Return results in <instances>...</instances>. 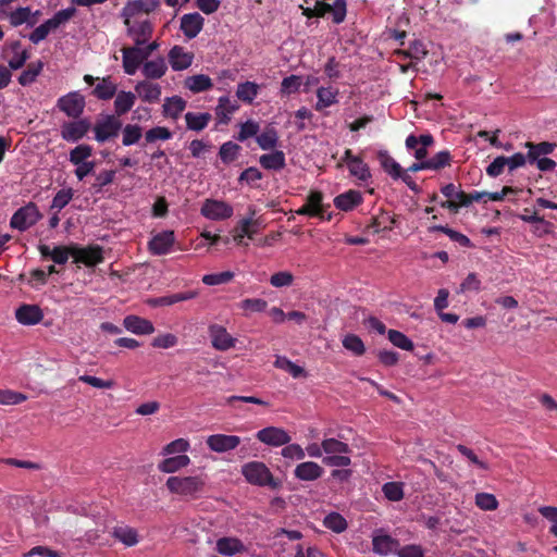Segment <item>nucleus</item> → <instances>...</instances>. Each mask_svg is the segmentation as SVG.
<instances>
[{
	"mask_svg": "<svg viewBox=\"0 0 557 557\" xmlns=\"http://www.w3.org/2000/svg\"><path fill=\"white\" fill-rule=\"evenodd\" d=\"M166 488L184 499L194 500L203 496L206 480L201 475L170 476L165 482Z\"/></svg>",
	"mask_w": 557,
	"mask_h": 557,
	"instance_id": "1",
	"label": "nucleus"
},
{
	"mask_svg": "<svg viewBox=\"0 0 557 557\" xmlns=\"http://www.w3.org/2000/svg\"><path fill=\"white\" fill-rule=\"evenodd\" d=\"M242 473L250 484L269 486L272 490L281 487V481L274 479L270 469L261 461H250L243 466Z\"/></svg>",
	"mask_w": 557,
	"mask_h": 557,
	"instance_id": "2",
	"label": "nucleus"
},
{
	"mask_svg": "<svg viewBox=\"0 0 557 557\" xmlns=\"http://www.w3.org/2000/svg\"><path fill=\"white\" fill-rule=\"evenodd\" d=\"M330 207V205L323 203V194L320 190H311L306 197L305 205L297 209L296 213L331 221L332 214H325Z\"/></svg>",
	"mask_w": 557,
	"mask_h": 557,
	"instance_id": "3",
	"label": "nucleus"
},
{
	"mask_svg": "<svg viewBox=\"0 0 557 557\" xmlns=\"http://www.w3.org/2000/svg\"><path fill=\"white\" fill-rule=\"evenodd\" d=\"M41 218L42 214L39 212L37 205L28 202L14 212L10 221V226L24 232L35 225Z\"/></svg>",
	"mask_w": 557,
	"mask_h": 557,
	"instance_id": "4",
	"label": "nucleus"
},
{
	"mask_svg": "<svg viewBox=\"0 0 557 557\" xmlns=\"http://www.w3.org/2000/svg\"><path fill=\"white\" fill-rule=\"evenodd\" d=\"M122 126V121L117 116L107 114L103 119L98 120L92 127L95 140L103 144L117 137Z\"/></svg>",
	"mask_w": 557,
	"mask_h": 557,
	"instance_id": "5",
	"label": "nucleus"
},
{
	"mask_svg": "<svg viewBox=\"0 0 557 557\" xmlns=\"http://www.w3.org/2000/svg\"><path fill=\"white\" fill-rule=\"evenodd\" d=\"M124 24L127 26V34L134 40L135 46L146 45L152 36L153 26L147 18L131 21V17H125Z\"/></svg>",
	"mask_w": 557,
	"mask_h": 557,
	"instance_id": "6",
	"label": "nucleus"
},
{
	"mask_svg": "<svg viewBox=\"0 0 557 557\" xmlns=\"http://www.w3.org/2000/svg\"><path fill=\"white\" fill-rule=\"evenodd\" d=\"M72 257L76 263L95 267L103 261V249L98 245H89L87 247L73 245Z\"/></svg>",
	"mask_w": 557,
	"mask_h": 557,
	"instance_id": "7",
	"label": "nucleus"
},
{
	"mask_svg": "<svg viewBox=\"0 0 557 557\" xmlns=\"http://www.w3.org/2000/svg\"><path fill=\"white\" fill-rule=\"evenodd\" d=\"M57 107L69 117L78 119L84 112L85 99L77 91H72L59 98Z\"/></svg>",
	"mask_w": 557,
	"mask_h": 557,
	"instance_id": "8",
	"label": "nucleus"
},
{
	"mask_svg": "<svg viewBox=\"0 0 557 557\" xmlns=\"http://www.w3.org/2000/svg\"><path fill=\"white\" fill-rule=\"evenodd\" d=\"M91 127L87 119L64 122L61 125V137L69 143H77L83 139Z\"/></svg>",
	"mask_w": 557,
	"mask_h": 557,
	"instance_id": "9",
	"label": "nucleus"
},
{
	"mask_svg": "<svg viewBox=\"0 0 557 557\" xmlns=\"http://www.w3.org/2000/svg\"><path fill=\"white\" fill-rule=\"evenodd\" d=\"M256 437L261 443L273 447L286 445L292 441L290 435L284 429L277 426L261 429L256 433Z\"/></svg>",
	"mask_w": 557,
	"mask_h": 557,
	"instance_id": "10",
	"label": "nucleus"
},
{
	"mask_svg": "<svg viewBox=\"0 0 557 557\" xmlns=\"http://www.w3.org/2000/svg\"><path fill=\"white\" fill-rule=\"evenodd\" d=\"M208 333L214 349L226 351L235 347L236 338H234L223 325L211 324L208 327Z\"/></svg>",
	"mask_w": 557,
	"mask_h": 557,
	"instance_id": "11",
	"label": "nucleus"
},
{
	"mask_svg": "<svg viewBox=\"0 0 557 557\" xmlns=\"http://www.w3.org/2000/svg\"><path fill=\"white\" fill-rule=\"evenodd\" d=\"M201 214L210 220H225L233 215V207L224 201L207 199L201 207Z\"/></svg>",
	"mask_w": 557,
	"mask_h": 557,
	"instance_id": "12",
	"label": "nucleus"
},
{
	"mask_svg": "<svg viewBox=\"0 0 557 557\" xmlns=\"http://www.w3.org/2000/svg\"><path fill=\"white\" fill-rule=\"evenodd\" d=\"M249 211L250 216L240 220L234 230L233 239L237 245H247L244 243V237L247 236L249 239H252L255 234L258 232L257 227L259 226V222L258 220H253L256 210L249 208Z\"/></svg>",
	"mask_w": 557,
	"mask_h": 557,
	"instance_id": "13",
	"label": "nucleus"
},
{
	"mask_svg": "<svg viewBox=\"0 0 557 557\" xmlns=\"http://www.w3.org/2000/svg\"><path fill=\"white\" fill-rule=\"evenodd\" d=\"M175 243L173 231H163L156 234L148 243L149 251L154 256H163L170 252Z\"/></svg>",
	"mask_w": 557,
	"mask_h": 557,
	"instance_id": "14",
	"label": "nucleus"
},
{
	"mask_svg": "<svg viewBox=\"0 0 557 557\" xmlns=\"http://www.w3.org/2000/svg\"><path fill=\"white\" fill-rule=\"evenodd\" d=\"M314 12H317V17H323L326 13H332L333 22L341 24L346 17V0H335L333 5L323 1H317Z\"/></svg>",
	"mask_w": 557,
	"mask_h": 557,
	"instance_id": "15",
	"label": "nucleus"
},
{
	"mask_svg": "<svg viewBox=\"0 0 557 557\" xmlns=\"http://www.w3.org/2000/svg\"><path fill=\"white\" fill-rule=\"evenodd\" d=\"M208 447L215 453H225L235 449L240 444V437L236 435L213 434L206 441Z\"/></svg>",
	"mask_w": 557,
	"mask_h": 557,
	"instance_id": "16",
	"label": "nucleus"
},
{
	"mask_svg": "<svg viewBox=\"0 0 557 557\" xmlns=\"http://www.w3.org/2000/svg\"><path fill=\"white\" fill-rule=\"evenodd\" d=\"M122 53L124 72L128 75H134L145 61V55L141 54V47H125L122 49Z\"/></svg>",
	"mask_w": 557,
	"mask_h": 557,
	"instance_id": "17",
	"label": "nucleus"
},
{
	"mask_svg": "<svg viewBox=\"0 0 557 557\" xmlns=\"http://www.w3.org/2000/svg\"><path fill=\"white\" fill-rule=\"evenodd\" d=\"M15 319L23 325H35L44 319V312L37 305L23 304L15 310Z\"/></svg>",
	"mask_w": 557,
	"mask_h": 557,
	"instance_id": "18",
	"label": "nucleus"
},
{
	"mask_svg": "<svg viewBox=\"0 0 557 557\" xmlns=\"http://www.w3.org/2000/svg\"><path fill=\"white\" fill-rule=\"evenodd\" d=\"M205 18L197 12L187 13L181 17V30L189 38H195L203 28Z\"/></svg>",
	"mask_w": 557,
	"mask_h": 557,
	"instance_id": "19",
	"label": "nucleus"
},
{
	"mask_svg": "<svg viewBox=\"0 0 557 557\" xmlns=\"http://www.w3.org/2000/svg\"><path fill=\"white\" fill-rule=\"evenodd\" d=\"M124 327L136 335H148L154 332L151 321L139 315L129 314L123 320Z\"/></svg>",
	"mask_w": 557,
	"mask_h": 557,
	"instance_id": "20",
	"label": "nucleus"
},
{
	"mask_svg": "<svg viewBox=\"0 0 557 557\" xmlns=\"http://www.w3.org/2000/svg\"><path fill=\"white\" fill-rule=\"evenodd\" d=\"M324 473V469L314 461H304L296 466L294 475L300 481H315Z\"/></svg>",
	"mask_w": 557,
	"mask_h": 557,
	"instance_id": "21",
	"label": "nucleus"
},
{
	"mask_svg": "<svg viewBox=\"0 0 557 557\" xmlns=\"http://www.w3.org/2000/svg\"><path fill=\"white\" fill-rule=\"evenodd\" d=\"M194 54L186 52L181 46H174L169 52V62L174 71H183L193 63Z\"/></svg>",
	"mask_w": 557,
	"mask_h": 557,
	"instance_id": "22",
	"label": "nucleus"
},
{
	"mask_svg": "<svg viewBox=\"0 0 557 557\" xmlns=\"http://www.w3.org/2000/svg\"><path fill=\"white\" fill-rule=\"evenodd\" d=\"M399 541L391 535H375L372 539V549L375 554L385 556L388 554H397Z\"/></svg>",
	"mask_w": 557,
	"mask_h": 557,
	"instance_id": "23",
	"label": "nucleus"
},
{
	"mask_svg": "<svg viewBox=\"0 0 557 557\" xmlns=\"http://www.w3.org/2000/svg\"><path fill=\"white\" fill-rule=\"evenodd\" d=\"M159 4V0H134L123 8L122 15L125 17H133L139 13L149 14L154 11Z\"/></svg>",
	"mask_w": 557,
	"mask_h": 557,
	"instance_id": "24",
	"label": "nucleus"
},
{
	"mask_svg": "<svg viewBox=\"0 0 557 557\" xmlns=\"http://www.w3.org/2000/svg\"><path fill=\"white\" fill-rule=\"evenodd\" d=\"M135 91L143 101L149 103L158 102L161 97V86L149 81L138 82L135 86Z\"/></svg>",
	"mask_w": 557,
	"mask_h": 557,
	"instance_id": "25",
	"label": "nucleus"
},
{
	"mask_svg": "<svg viewBox=\"0 0 557 557\" xmlns=\"http://www.w3.org/2000/svg\"><path fill=\"white\" fill-rule=\"evenodd\" d=\"M362 202L360 191L349 189L334 198V206L342 211H350Z\"/></svg>",
	"mask_w": 557,
	"mask_h": 557,
	"instance_id": "26",
	"label": "nucleus"
},
{
	"mask_svg": "<svg viewBox=\"0 0 557 557\" xmlns=\"http://www.w3.org/2000/svg\"><path fill=\"white\" fill-rule=\"evenodd\" d=\"M259 163L264 170L281 171L286 166L285 153L282 150H274L262 154L259 158Z\"/></svg>",
	"mask_w": 557,
	"mask_h": 557,
	"instance_id": "27",
	"label": "nucleus"
},
{
	"mask_svg": "<svg viewBox=\"0 0 557 557\" xmlns=\"http://www.w3.org/2000/svg\"><path fill=\"white\" fill-rule=\"evenodd\" d=\"M112 536L127 547L135 546L139 542L138 532L129 525H116L111 532Z\"/></svg>",
	"mask_w": 557,
	"mask_h": 557,
	"instance_id": "28",
	"label": "nucleus"
},
{
	"mask_svg": "<svg viewBox=\"0 0 557 557\" xmlns=\"http://www.w3.org/2000/svg\"><path fill=\"white\" fill-rule=\"evenodd\" d=\"M115 100H114V114L120 119V116L126 114L136 101V96L132 91H124L121 90L117 94H115Z\"/></svg>",
	"mask_w": 557,
	"mask_h": 557,
	"instance_id": "29",
	"label": "nucleus"
},
{
	"mask_svg": "<svg viewBox=\"0 0 557 557\" xmlns=\"http://www.w3.org/2000/svg\"><path fill=\"white\" fill-rule=\"evenodd\" d=\"M525 148L529 149L528 151V160L529 162H534L537 159H541V156H547L554 152L555 148L557 147V144L549 143V141H542L539 144H534L532 141H527L524 144Z\"/></svg>",
	"mask_w": 557,
	"mask_h": 557,
	"instance_id": "30",
	"label": "nucleus"
},
{
	"mask_svg": "<svg viewBox=\"0 0 557 557\" xmlns=\"http://www.w3.org/2000/svg\"><path fill=\"white\" fill-rule=\"evenodd\" d=\"M377 160L384 172H386L393 180H399L403 168L400 164L388 153L387 150H380L377 152Z\"/></svg>",
	"mask_w": 557,
	"mask_h": 557,
	"instance_id": "31",
	"label": "nucleus"
},
{
	"mask_svg": "<svg viewBox=\"0 0 557 557\" xmlns=\"http://www.w3.org/2000/svg\"><path fill=\"white\" fill-rule=\"evenodd\" d=\"M190 462V458L187 455H177L174 457H169L163 459L159 465L158 469L164 473H174L185 467H187Z\"/></svg>",
	"mask_w": 557,
	"mask_h": 557,
	"instance_id": "32",
	"label": "nucleus"
},
{
	"mask_svg": "<svg viewBox=\"0 0 557 557\" xmlns=\"http://www.w3.org/2000/svg\"><path fill=\"white\" fill-rule=\"evenodd\" d=\"M195 292H185V293H177L173 295L157 297L153 299L148 300V304L152 307H164V306H172L180 301H186L189 299H193L196 297Z\"/></svg>",
	"mask_w": 557,
	"mask_h": 557,
	"instance_id": "33",
	"label": "nucleus"
},
{
	"mask_svg": "<svg viewBox=\"0 0 557 557\" xmlns=\"http://www.w3.org/2000/svg\"><path fill=\"white\" fill-rule=\"evenodd\" d=\"M187 102L180 96H173L165 99L163 104V115L177 120L185 110Z\"/></svg>",
	"mask_w": 557,
	"mask_h": 557,
	"instance_id": "34",
	"label": "nucleus"
},
{
	"mask_svg": "<svg viewBox=\"0 0 557 557\" xmlns=\"http://www.w3.org/2000/svg\"><path fill=\"white\" fill-rule=\"evenodd\" d=\"M211 120L212 115L209 112H187L185 114L186 127L195 132H201L202 129H205Z\"/></svg>",
	"mask_w": 557,
	"mask_h": 557,
	"instance_id": "35",
	"label": "nucleus"
},
{
	"mask_svg": "<svg viewBox=\"0 0 557 557\" xmlns=\"http://www.w3.org/2000/svg\"><path fill=\"white\" fill-rule=\"evenodd\" d=\"M216 550L221 555L233 556L245 550V546L238 539L221 537L216 541Z\"/></svg>",
	"mask_w": 557,
	"mask_h": 557,
	"instance_id": "36",
	"label": "nucleus"
},
{
	"mask_svg": "<svg viewBox=\"0 0 557 557\" xmlns=\"http://www.w3.org/2000/svg\"><path fill=\"white\" fill-rule=\"evenodd\" d=\"M166 64L164 59L158 58L157 60L147 61L143 66V74L148 79L161 78L166 72Z\"/></svg>",
	"mask_w": 557,
	"mask_h": 557,
	"instance_id": "37",
	"label": "nucleus"
},
{
	"mask_svg": "<svg viewBox=\"0 0 557 557\" xmlns=\"http://www.w3.org/2000/svg\"><path fill=\"white\" fill-rule=\"evenodd\" d=\"M213 83L211 78L205 74L193 75L187 77L185 81V87L194 94L207 91L211 89Z\"/></svg>",
	"mask_w": 557,
	"mask_h": 557,
	"instance_id": "38",
	"label": "nucleus"
},
{
	"mask_svg": "<svg viewBox=\"0 0 557 557\" xmlns=\"http://www.w3.org/2000/svg\"><path fill=\"white\" fill-rule=\"evenodd\" d=\"M116 85L111 81L110 76L103 77L95 87L92 94L100 100H109L116 94Z\"/></svg>",
	"mask_w": 557,
	"mask_h": 557,
	"instance_id": "39",
	"label": "nucleus"
},
{
	"mask_svg": "<svg viewBox=\"0 0 557 557\" xmlns=\"http://www.w3.org/2000/svg\"><path fill=\"white\" fill-rule=\"evenodd\" d=\"M44 69V62L41 60H37L36 62H32L27 65V69L24 70L18 76V84L22 86H28L33 84L38 75L41 73Z\"/></svg>",
	"mask_w": 557,
	"mask_h": 557,
	"instance_id": "40",
	"label": "nucleus"
},
{
	"mask_svg": "<svg viewBox=\"0 0 557 557\" xmlns=\"http://www.w3.org/2000/svg\"><path fill=\"white\" fill-rule=\"evenodd\" d=\"M337 90H333L331 87H320L317 90L318 101L315 103V110L321 111L324 108L331 107L337 102Z\"/></svg>",
	"mask_w": 557,
	"mask_h": 557,
	"instance_id": "41",
	"label": "nucleus"
},
{
	"mask_svg": "<svg viewBox=\"0 0 557 557\" xmlns=\"http://www.w3.org/2000/svg\"><path fill=\"white\" fill-rule=\"evenodd\" d=\"M430 233L442 232L446 234L453 242L459 244L462 247H471V240L463 234L446 226V225H433L429 227Z\"/></svg>",
	"mask_w": 557,
	"mask_h": 557,
	"instance_id": "42",
	"label": "nucleus"
},
{
	"mask_svg": "<svg viewBox=\"0 0 557 557\" xmlns=\"http://www.w3.org/2000/svg\"><path fill=\"white\" fill-rule=\"evenodd\" d=\"M121 129L122 145L126 147L137 144L143 136V127L138 124H126Z\"/></svg>",
	"mask_w": 557,
	"mask_h": 557,
	"instance_id": "43",
	"label": "nucleus"
},
{
	"mask_svg": "<svg viewBox=\"0 0 557 557\" xmlns=\"http://www.w3.org/2000/svg\"><path fill=\"white\" fill-rule=\"evenodd\" d=\"M322 447L326 456H333L337 454H349L351 451L348 444L334 437L323 440Z\"/></svg>",
	"mask_w": 557,
	"mask_h": 557,
	"instance_id": "44",
	"label": "nucleus"
},
{
	"mask_svg": "<svg viewBox=\"0 0 557 557\" xmlns=\"http://www.w3.org/2000/svg\"><path fill=\"white\" fill-rule=\"evenodd\" d=\"M256 140L262 150H272L277 145L278 135L274 127H268L261 134L257 135Z\"/></svg>",
	"mask_w": 557,
	"mask_h": 557,
	"instance_id": "45",
	"label": "nucleus"
},
{
	"mask_svg": "<svg viewBox=\"0 0 557 557\" xmlns=\"http://www.w3.org/2000/svg\"><path fill=\"white\" fill-rule=\"evenodd\" d=\"M259 86L253 82L240 83L237 86L236 96L239 100L251 103L257 97Z\"/></svg>",
	"mask_w": 557,
	"mask_h": 557,
	"instance_id": "46",
	"label": "nucleus"
},
{
	"mask_svg": "<svg viewBox=\"0 0 557 557\" xmlns=\"http://www.w3.org/2000/svg\"><path fill=\"white\" fill-rule=\"evenodd\" d=\"M274 367L288 372L295 379L300 377L305 374V369L302 367L297 366L296 363H294L284 356L276 357L274 361Z\"/></svg>",
	"mask_w": 557,
	"mask_h": 557,
	"instance_id": "47",
	"label": "nucleus"
},
{
	"mask_svg": "<svg viewBox=\"0 0 557 557\" xmlns=\"http://www.w3.org/2000/svg\"><path fill=\"white\" fill-rule=\"evenodd\" d=\"M394 223L395 220L393 216H391L388 213L382 212L381 214L371 219V223L368 225V227L372 228L374 233H379L381 231H391Z\"/></svg>",
	"mask_w": 557,
	"mask_h": 557,
	"instance_id": "48",
	"label": "nucleus"
},
{
	"mask_svg": "<svg viewBox=\"0 0 557 557\" xmlns=\"http://www.w3.org/2000/svg\"><path fill=\"white\" fill-rule=\"evenodd\" d=\"M451 162V154L448 150H443L426 160L428 170L438 171L449 166Z\"/></svg>",
	"mask_w": 557,
	"mask_h": 557,
	"instance_id": "49",
	"label": "nucleus"
},
{
	"mask_svg": "<svg viewBox=\"0 0 557 557\" xmlns=\"http://www.w3.org/2000/svg\"><path fill=\"white\" fill-rule=\"evenodd\" d=\"M92 154V147L86 144L76 146L70 151L69 160L72 164L77 165L86 162Z\"/></svg>",
	"mask_w": 557,
	"mask_h": 557,
	"instance_id": "50",
	"label": "nucleus"
},
{
	"mask_svg": "<svg viewBox=\"0 0 557 557\" xmlns=\"http://www.w3.org/2000/svg\"><path fill=\"white\" fill-rule=\"evenodd\" d=\"M405 145L408 150H410V151L412 150L414 152L417 150V148L420 147V145L433 146L434 137L430 133L422 134L420 136L410 134L409 136H407Z\"/></svg>",
	"mask_w": 557,
	"mask_h": 557,
	"instance_id": "51",
	"label": "nucleus"
},
{
	"mask_svg": "<svg viewBox=\"0 0 557 557\" xmlns=\"http://www.w3.org/2000/svg\"><path fill=\"white\" fill-rule=\"evenodd\" d=\"M239 150V145L233 141H226L220 147L219 157L223 163L228 164L237 159Z\"/></svg>",
	"mask_w": 557,
	"mask_h": 557,
	"instance_id": "52",
	"label": "nucleus"
},
{
	"mask_svg": "<svg viewBox=\"0 0 557 557\" xmlns=\"http://www.w3.org/2000/svg\"><path fill=\"white\" fill-rule=\"evenodd\" d=\"M32 11L28 7L17 8L15 11L11 12L9 15L10 24L14 27L20 26L24 23H28V25L33 26L35 21H29Z\"/></svg>",
	"mask_w": 557,
	"mask_h": 557,
	"instance_id": "53",
	"label": "nucleus"
},
{
	"mask_svg": "<svg viewBox=\"0 0 557 557\" xmlns=\"http://www.w3.org/2000/svg\"><path fill=\"white\" fill-rule=\"evenodd\" d=\"M387 334H388L389 342L394 346H396L403 350H408V351L413 349L412 341L408 336H406L404 333L396 331V330H389Z\"/></svg>",
	"mask_w": 557,
	"mask_h": 557,
	"instance_id": "54",
	"label": "nucleus"
},
{
	"mask_svg": "<svg viewBox=\"0 0 557 557\" xmlns=\"http://www.w3.org/2000/svg\"><path fill=\"white\" fill-rule=\"evenodd\" d=\"M172 132L164 126H156L145 133L147 144H153L157 140H169L172 138Z\"/></svg>",
	"mask_w": 557,
	"mask_h": 557,
	"instance_id": "55",
	"label": "nucleus"
},
{
	"mask_svg": "<svg viewBox=\"0 0 557 557\" xmlns=\"http://www.w3.org/2000/svg\"><path fill=\"white\" fill-rule=\"evenodd\" d=\"M324 525L333 532L342 533L347 529V521L342 515L337 512H331L325 517Z\"/></svg>",
	"mask_w": 557,
	"mask_h": 557,
	"instance_id": "56",
	"label": "nucleus"
},
{
	"mask_svg": "<svg viewBox=\"0 0 557 557\" xmlns=\"http://www.w3.org/2000/svg\"><path fill=\"white\" fill-rule=\"evenodd\" d=\"M343 346L355 354L356 356H361L366 351V347L361 338L355 334H348L343 339Z\"/></svg>",
	"mask_w": 557,
	"mask_h": 557,
	"instance_id": "57",
	"label": "nucleus"
},
{
	"mask_svg": "<svg viewBox=\"0 0 557 557\" xmlns=\"http://www.w3.org/2000/svg\"><path fill=\"white\" fill-rule=\"evenodd\" d=\"M382 491L391 502H399L404 498L403 484L399 482H387L383 485Z\"/></svg>",
	"mask_w": 557,
	"mask_h": 557,
	"instance_id": "58",
	"label": "nucleus"
},
{
	"mask_svg": "<svg viewBox=\"0 0 557 557\" xmlns=\"http://www.w3.org/2000/svg\"><path fill=\"white\" fill-rule=\"evenodd\" d=\"M531 210L529 208H524L523 214H520L519 218L525 223H536L543 226V233H549L553 224L546 221L543 216H540L536 212L530 213Z\"/></svg>",
	"mask_w": 557,
	"mask_h": 557,
	"instance_id": "59",
	"label": "nucleus"
},
{
	"mask_svg": "<svg viewBox=\"0 0 557 557\" xmlns=\"http://www.w3.org/2000/svg\"><path fill=\"white\" fill-rule=\"evenodd\" d=\"M74 191L72 188L60 189L52 199L51 209H58L59 211L65 208L72 200Z\"/></svg>",
	"mask_w": 557,
	"mask_h": 557,
	"instance_id": "60",
	"label": "nucleus"
},
{
	"mask_svg": "<svg viewBox=\"0 0 557 557\" xmlns=\"http://www.w3.org/2000/svg\"><path fill=\"white\" fill-rule=\"evenodd\" d=\"M234 273L231 271H224L220 273L206 274L202 277V282L206 285L213 286L228 283L233 280Z\"/></svg>",
	"mask_w": 557,
	"mask_h": 557,
	"instance_id": "61",
	"label": "nucleus"
},
{
	"mask_svg": "<svg viewBox=\"0 0 557 557\" xmlns=\"http://www.w3.org/2000/svg\"><path fill=\"white\" fill-rule=\"evenodd\" d=\"M475 505L482 510H495L498 502L493 494L478 493L475 495Z\"/></svg>",
	"mask_w": 557,
	"mask_h": 557,
	"instance_id": "62",
	"label": "nucleus"
},
{
	"mask_svg": "<svg viewBox=\"0 0 557 557\" xmlns=\"http://www.w3.org/2000/svg\"><path fill=\"white\" fill-rule=\"evenodd\" d=\"M294 283V275L289 271H280L271 275L270 284L276 288L287 287Z\"/></svg>",
	"mask_w": 557,
	"mask_h": 557,
	"instance_id": "63",
	"label": "nucleus"
},
{
	"mask_svg": "<svg viewBox=\"0 0 557 557\" xmlns=\"http://www.w3.org/2000/svg\"><path fill=\"white\" fill-rule=\"evenodd\" d=\"M348 169L352 176L361 181H367L371 176L369 166L360 158L352 160V164H349Z\"/></svg>",
	"mask_w": 557,
	"mask_h": 557,
	"instance_id": "64",
	"label": "nucleus"
}]
</instances>
